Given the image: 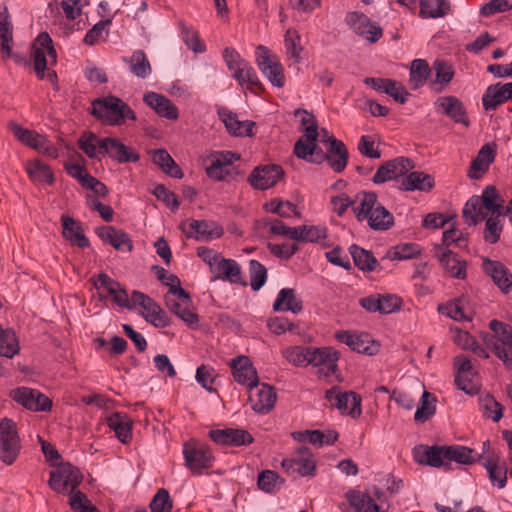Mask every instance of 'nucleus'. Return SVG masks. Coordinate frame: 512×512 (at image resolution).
Here are the masks:
<instances>
[{"mask_svg":"<svg viewBox=\"0 0 512 512\" xmlns=\"http://www.w3.org/2000/svg\"><path fill=\"white\" fill-rule=\"evenodd\" d=\"M256 62L260 71L267 77L273 86L279 88L284 86V69L275 57H271L270 51L267 47L263 45H259L257 47Z\"/></svg>","mask_w":512,"mask_h":512,"instance_id":"7","label":"nucleus"},{"mask_svg":"<svg viewBox=\"0 0 512 512\" xmlns=\"http://www.w3.org/2000/svg\"><path fill=\"white\" fill-rule=\"evenodd\" d=\"M251 408L257 413H267L275 405L276 392L274 388L268 384H255L249 388L248 398Z\"/></svg>","mask_w":512,"mask_h":512,"instance_id":"16","label":"nucleus"},{"mask_svg":"<svg viewBox=\"0 0 512 512\" xmlns=\"http://www.w3.org/2000/svg\"><path fill=\"white\" fill-rule=\"evenodd\" d=\"M185 464L194 475L212 467L214 457L208 446L201 443H186L183 449Z\"/></svg>","mask_w":512,"mask_h":512,"instance_id":"5","label":"nucleus"},{"mask_svg":"<svg viewBox=\"0 0 512 512\" xmlns=\"http://www.w3.org/2000/svg\"><path fill=\"white\" fill-rule=\"evenodd\" d=\"M419 6L422 18H441L450 11L449 0H420Z\"/></svg>","mask_w":512,"mask_h":512,"instance_id":"38","label":"nucleus"},{"mask_svg":"<svg viewBox=\"0 0 512 512\" xmlns=\"http://www.w3.org/2000/svg\"><path fill=\"white\" fill-rule=\"evenodd\" d=\"M80 469L69 462L61 463L50 472L49 486L58 493L73 492L82 482Z\"/></svg>","mask_w":512,"mask_h":512,"instance_id":"4","label":"nucleus"},{"mask_svg":"<svg viewBox=\"0 0 512 512\" xmlns=\"http://www.w3.org/2000/svg\"><path fill=\"white\" fill-rule=\"evenodd\" d=\"M91 113L109 125H121L126 119L136 120V114L130 106L112 95L93 101Z\"/></svg>","mask_w":512,"mask_h":512,"instance_id":"2","label":"nucleus"},{"mask_svg":"<svg viewBox=\"0 0 512 512\" xmlns=\"http://www.w3.org/2000/svg\"><path fill=\"white\" fill-rule=\"evenodd\" d=\"M171 296H165V303L169 310L184 321L187 325H196L199 321L198 315L193 312L190 307L191 304L184 305L183 300L170 299Z\"/></svg>","mask_w":512,"mask_h":512,"instance_id":"39","label":"nucleus"},{"mask_svg":"<svg viewBox=\"0 0 512 512\" xmlns=\"http://www.w3.org/2000/svg\"><path fill=\"white\" fill-rule=\"evenodd\" d=\"M494 150L489 144H485L479 150L476 158L471 162L468 176L471 179H479L489 169L490 164L494 161Z\"/></svg>","mask_w":512,"mask_h":512,"instance_id":"33","label":"nucleus"},{"mask_svg":"<svg viewBox=\"0 0 512 512\" xmlns=\"http://www.w3.org/2000/svg\"><path fill=\"white\" fill-rule=\"evenodd\" d=\"M487 214V212H484L481 199L477 195L469 198L462 211L463 218L469 226H475L477 223L485 220Z\"/></svg>","mask_w":512,"mask_h":512,"instance_id":"42","label":"nucleus"},{"mask_svg":"<svg viewBox=\"0 0 512 512\" xmlns=\"http://www.w3.org/2000/svg\"><path fill=\"white\" fill-rule=\"evenodd\" d=\"M348 501L356 512H379L380 510L374 498L367 493L351 492L348 494Z\"/></svg>","mask_w":512,"mask_h":512,"instance_id":"50","label":"nucleus"},{"mask_svg":"<svg viewBox=\"0 0 512 512\" xmlns=\"http://www.w3.org/2000/svg\"><path fill=\"white\" fill-rule=\"evenodd\" d=\"M432 69L435 72V78L430 82V86L433 91L440 93L453 79L454 69L448 62L441 59L434 61Z\"/></svg>","mask_w":512,"mask_h":512,"instance_id":"35","label":"nucleus"},{"mask_svg":"<svg viewBox=\"0 0 512 512\" xmlns=\"http://www.w3.org/2000/svg\"><path fill=\"white\" fill-rule=\"evenodd\" d=\"M12 134L24 145L31 147L39 152L45 153L53 158L57 157L56 148L44 136L35 131L22 127L20 124L11 121L8 124Z\"/></svg>","mask_w":512,"mask_h":512,"instance_id":"6","label":"nucleus"},{"mask_svg":"<svg viewBox=\"0 0 512 512\" xmlns=\"http://www.w3.org/2000/svg\"><path fill=\"white\" fill-rule=\"evenodd\" d=\"M26 171L33 181L48 184H52L54 181L50 168L39 159L30 162L26 167Z\"/></svg>","mask_w":512,"mask_h":512,"instance_id":"54","label":"nucleus"},{"mask_svg":"<svg viewBox=\"0 0 512 512\" xmlns=\"http://www.w3.org/2000/svg\"><path fill=\"white\" fill-rule=\"evenodd\" d=\"M101 140L102 138H99L96 134L85 132L80 136L78 146L89 158H95L97 154H100Z\"/></svg>","mask_w":512,"mask_h":512,"instance_id":"57","label":"nucleus"},{"mask_svg":"<svg viewBox=\"0 0 512 512\" xmlns=\"http://www.w3.org/2000/svg\"><path fill=\"white\" fill-rule=\"evenodd\" d=\"M441 266L453 278H466V261L461 260L458 255L449 249L438 248L436 251Z\"/></svg>","mask_w":512,"mask_h":512,"instance_id":"25","label":"nucleus"},{"mask_svg":"<svg viewBox=\"0 0 512 512\" xmlns=\"http://www.w3.org/2000/svg\"><path fill=\"white\" fill-rule=\"evenodd\" d=\"M188 238L200 239H217L223 234L221 226L213 221L191 220L189 222V230L185 232Z\"/></svg>","mask_w":512,"mask_h":512,"instance_id":"27","label":"nucleus"},{"mask_svg":"<svg viewBox=\"0 0 512 512\" xmlns=\"http://www.w3.org/2000/svg\"><path fill=\"white\" fill-rule=\"evenodd\" d=\"M446 450V461L449 465L452 461L462 465H471L481 460V454L466 446L451 445L447 446Z\"/></svg>","mask_w":512,"mask_h":512,"instance_id":"36","label":"nucleus"},{"mask_svg":"<svg viewBox=\"0 0 512 512\" xmlns=\"http://www.w3.org/2000/svg\"><path fill=\"white\" fill-rule=\"evenodd\" d=\"M149 506L151 512H171L173 503L169 492L164 488H160L154 495Z\"/></svg>","mask_w":512,"mask_h":512,"instance_id":"63","label":"nucleus"},{"mask_svg":"<svg viewBox=\"0 0 512 512\" xmlns=\"http://www.w3.org/2000/svg\"><path fill=\"white\" fill-rule=\"evenodd\" d=\"M206 174L215 181H224L233 178L238 173L234 168L222 166L219 160H210V164L206 167Z\"/></svg>","mask_w":512,"mask_h":512,"instance_id":"60","label":"nucleus"},{"mask_svg":"<svg viewBox=\"0 0 512 512\" xmlns=\"http://www.w3.org/2000/svg\"><path fill=\"white\" fill-rule=\"evenodd\" d=\"M123 60L129 64L131 73L136 77L145 79L151 74V65L143 50H136L131 57Z\"/></svg>","mask_w":512,"mask_h":512,"instance_id":"43","label":"nucleus"},{"mask_svg":"<svg viewBox=\"0 0 512 512\" xmlns=\"http://www.w3.org/2000/svg\"><path fill=\"white\" fill-rule=\"evenodd\" d=\"M20 350L19 342L14 330L5 329L0 335V355L13 358Z\"/></svg>","mask_w":512,"mask_h":512,"instance_id":"53","label":"nucleus"},{"mask_svg":"<svg viewBox=\"0 0 512 512\" xmlns=\"http://www.w3.org/2000/svg\"><path fill=\"white\" fill-rule=\"evenodd\" d=\"M143 101L147 106L152 108L160 117H164L168 120L178 119L177 107L166 96L151 91L144 94Z\"/></svg>","mask_w":512,"mask_h":512,"instance_id":"23","label":"nucleus"},{"mask_svg":"<svg viewBox=\"0 0 512 512\" xmlns=\"http://www.w3.org/2000/svg\"><path fill=\"white\" fill-rule=\"evenodd\" d=\"M108 426L115 432L116 437L124 444L132 438V422L121 412H115L107 418Z\"/></svg>","mask_w":512,"mask_h":512,"instance_id":"34","label":"nucleus"},{"mask_svg":"<svg viewBox=\"0 0 512 512\" xmlns=\"http://www.w3.org/2000/svg\"><path fill=\"white\" fill-rule=\"evenodd\" d=\"M414 162L406 157H397L381 164L372 181L374 184H383L388 181L402 179L410 170L414 168Z\"/></svg>","mask_w":512,"mask_h":512,"instance_id":"8","label":"nucleus"},{"mask_svg":"<svg viewBox=\"0 0 512 512\" xmlns=\"http://www.w3.org/2000/svg\"><path fill=\"white\" fill-rule=\"evenodd\" d=\"M32 59L34 65V71L39 79L45 78V71L47 70L48 59L46 57L45 51L41 48L40 45H37V39L32 45Z\"/></svg>","mask_w":512,"mask_h":512,"instance_id":"62","label":"nucleus"},{"mask_svg":"<svg viewBox=\"0 0 512 512\" xmlns=\"http://www.w3.org/2000/svg\"><path fill=\"white\" fill-rule=\"evenodd\" d=\"M431 68L429 64L424 59H415L412 61L410 66V74H409V83L411 88L416 90L427 82L430 74Z\"/></svg>","mask_w":512,"mask_h":512,"instance_id":"41","label":"nucleus"},{"mask_svg":"<svg viewBox=\"0 0 512 512\" xmlns=\"http://www.w3.org/2000/svg\"><path fill=\"white\" fill-rule=\"evenodd\" d=\"M284 484V480L272 470H264L258 475V488L266 493H272Z\"/></svg>","mask_w":512,"mask_h":512,"instance_id":"56","label":"nucleus"},{"mask_svg":"<svg viewBox=\"0 0 512 512\" xmlns=\"http://www.w3.org/2000/svg\"><path fill=\"white\" fill-rule=\"evenodd\" d=\"M349 252L358 269L364 272H371L376 269L378 261L370 251L365 250L356 244H352L349 247Z\"/></svg>","mask_w":512,"mask_h":512,"instance_id":"44","label":"nucleus"},{"mask_svg":"<svg viewBox=\"0 0 512 512\" xmlns=\"http://www.w3.org/2000/svg\"><path fill=\"white\" fill-rule=\"evenodd\" d=\"M210 271L214 274V280L222 279L233 284L247 285V283L242 280L241 267L234 259L220 257Z\"/></svg>","mask_w":512,"mask_h":512,"instance_id":"19","label":"nucleus"},{"mask_svg":"<svg viewBox=\"0 0 512 512\" xmlns=\"http://www.w3.org/2000/svg\"><path fill=\"white\" fill-rule=\"evenodd\" d=\"M284 175L281 166L272 164L256 167L250 174L248 181L252 187L266 190L273 187Z\"/></svg>","mask_w":512,"mask_h":512,"instance_id":"15","label":"nucleus"},{"mask_svg":"<svg viewBox=\"0 0 512 512\" xmlns=\"http://www.w3.org/2000/svg\"><path fill=\"white\" fill-rule=\"evenodd\" d=\"M152 161L154 164L158 165L162 171L169 176L181 179L183 177V173L180 167L176 164L170 154L164 149H156L152 153Z\"/></svg>","mask_w":512,"mask_h":512,"instance_id":"37","label":"nucleus"},{"mask_svg":"<svg viewBox=\"0 0 512 512\" xmlns=\"http://www.w3.org/2000/svg\"><path fill=\"white\" fill-rule=\"evenodd\" d=\"M218 115L230 134L241 137L253 135V121H240L235 113L225 107L218 109Z\"/></svg>","mask_w":512,"mask_h":512,"instance_id":"24","label":"nucleus"},{"mask_svg":"<svg viewBox=\"0 0 512 512\" xmlns=\"http://www.w3.org/2000/svg\"><path fill=\"white\" fill-rule=\"evenodd\" d=\"M481 267L483 272L493 280L501 292L507 294L511 291L512 273L502 262L483 257Z\"/></svg>","mask_w":512,"mask_h":512,"instance_id":"13","label":"nucleus"},{"mask_svg":"<svg viewBox=\"0 0 512 512\" xmlns=\"http://www.w3.org/2000/svg\"><path fill=\"white\" fill-rule=\"evenodd\" d=\"M326 237V229L321 226L301 225L292 227L291 238L295 241L317 242Z\"/></svg>","mask_w":512,"mask_h":512,"instance_id":"47","label":"nucleus"},{"mask_svg":"<svg viewBox=\"0 0 512 512\" xmlns=\"http://www.w3.org/2000/svg\"><path fill=\"white\" fill-rule=\"evenodd\" d=\"M232 72L233 78H235L241 86L248 84L251 90L252 88H263L256 71L248 62L240 64V67L236 68Z\"/></svg>","mask_w":512,"mask_h":512,"instance_id":"49","label":"nucleus"},{"mask_svg":"<svg viewBox=\"0 0 512 512\" xmlns=\"http://www.w3.org/2000/svg\"><path fill=\"white\" fill-rule=\"evenodd\" d=\"M506 213L497 212L487 216L485 229L483 232V238L485 242L489 244H495L500 240V236L503 230L502 217H505Z\"/></svg>","mask_w":512,"mask_h":512,"instance_id":"46","label":"nucleus"},{"mask_svg":"<svg viewBox=\"0 0 512 512\" xmlns=\"http://www.w3.org/2000/svg\"><path fill=\"white\" fill-rule=\"evenodd\" d=\"M359 204L353 208L358 221L367 220L369 227L376 231H386L394 225V216L377 200L375 192L357 194Z\"/></svg>","mask_w":512,"mask_h":512,"instance_id":"1","label":"nucleus"},{"mask_svg":"<svg viewBox=\"0 0 512 512\" xmlns=\"http://www.w3.org/2000/svg\"><path fill=\"white\" fill-rule=\"evenodd\" d=\"M294 453L295 460L297 462V475L302 477L314 476L316 463L313 459L311 450L306 446H302L299 447Z\"/></svg>","mask_w":512,"mask_h":512,"instance_id":"45","label":"nucleus"},{"mask_svg":"<svg viewBox=\"0 0 512 512\" xmlns=\"http://www.w3.org/2000/svg\"><path fill=\"white\" fill-rule=\"evenodd\" d=\"M310 364L316 367H322L320 371H325L326 376L335 374L337 371V361L339 352L331 347L316 348L311 347Z\"/></svg>","mask_w":512,"mask_h":512,"instance_id":"20","label":"nucleus"},{"mask_svg":"<svg viewBox=\"0 0 512 512\" xmlns=\"http://www.w3.org/2000/svg\"><path fill=\"white\" fill-rule=\"evenodd\" d=\"M488 476L492 484H497L499 488H504L507 482V466L504 461L501 463L495 461L492 457H488L483 462Z\"/></svg>","mask_w":512,"mask_h":512,"instance_id":"48","label":"nucleus"},{"mask_svg":"<svg viewBox=\"0 0 512 512\" xmlns=\"http://www.w3.org/2000/svg\"><path fill=\"white\" fill-rule=\"evenodd\" d=\"M209 436L215 443L226 446L239 447L253 442L251 434L244 429H215L209 432Z\"/></svg>","mask_w":512,"mask_h":512,"instance_id":"18","label":"nucleus"},{"mask_svg":"<svg viewBox=\"0 0 512 512\" xmlns=\"http://www.w3.org/2000/svg\"><path fill=\"white\" fill-rule=\"evenodd\" d=\"M353 351L366 355H375L379 350V344L372 340L368 334H356L351 346Z\"/></svg>","mask_w":512,"mask_h":512,"instance_id":"58","label":"nucleus"},{"mask_svg":"<svg viewBox=\"0 0 512 512\" xmlns=\"http://www.w3.org/2000/svg\"><path fill=\"white\" fill-rule=\"evenodd\" d=\"M303 309V302L297 298L295 290L292 288H283L278 294L273 304L274 311H290L298 314Z\"/></svg>","mask_w":512,"mask_h":512,"instance_id":"32","label":"nucleus"},{"mask_svg":"<svg viewBox=\"0 0 512 512\" xmlns=\"http://www.w3.org/2000/svg\"><path fill=\"white\" fill-rule=\"evenodd\" d=\"M345 21L357 35L367 39L370 43L377 42L383 35L382 28L363 13L349 12Z\"/></svg>","mask_w":512,"mask_h":512,"instance_id":"9","label":"nucleus"},{"mask_svg":"<svg viewBox=\"0 0 512 512\" xmlns=\"http://www.w3.org/2000/svg\"><path fill=\"white\" fill-rule=\"evenodd\" d=\"M446 449V445H418L413 448V457L415 462L418 464L435 468L444 467L445 469H449L450 465L446 461Z\"/></svg>","mask_w":512,"mask_h":512,"instance_id":"12","label":"nucleus"},{"mask_svg":"<svg viewBox=\"0 0 512 512\" xmlns=\"http://www.w3.org/2000/svg\"><path fill=\"white\" fill-rule=\"evenodd\" d=\"M183 41L189 49L195 53H203L206 50L205 44L200 40L198 32L185 24L181 26Z\"/></svg>","mask_w":512,"mask_h":512,"instance_id":"61","label":"nucleus"},{"mask_svg":"<svg viewBox=\"0 0 512 512\" xmlns=\"http://www.w3.org/2000/svg\"><path fill=\"white\" fill-rule=\"evenodd\" d=\"M336 408L342 414L358 417L361 415V397L353 391L341 392Z\"/></svg>","mask_w":512,"mask_h":512,"instance_id":"40","label":"nucleus"},{"mask_svg":"<svg viewBox=\"0 0 512 512\" xmlns=\"http://www.w3.org/2000/svg\"><path fill=\"white\" fill-rule=\"evenodd\" d=\"M100 154L108 155L119 163L138 162L140 155L117 138L106 137L100 142Z\"/></svg>","mask_w":512,"mask_h":512,"instance_id":"14","label":"nucleus"},{"mask_svg":"<svg viewBox=\"0 0 512 512\" xmlns=\"http://www.w3.org/2000/svg\"><path fill=\"white\" fill-rule=\"evenodd\" d=\"M21 450L20 438L16 424L7 417L0 421V460L11 465L17 459Z\"/></svg>","mask_w":512,"mask_h":512,"instance_id":"3","label":"nucleus"},{"mask_svg":"<svg viewBox=\"0 0 512 512\" xmlns=\"http://www.w3.org/2000/svg\"><path fill=\"white\" fill-rule=\"evenodd\" d=\"M293 438L299 442H309L317 447L332 445L338 439V433L334 430H306L303 432H294Z\"/></svg>","mask_w":512,"mask_h":512,"instance_id":"31","label":"nucleus"},{"mask_svg":"<svg viewBox=\"0 0 512 512\" xmlns=\"http://www.w3.org/2000/svg\"><path fill=\"white\" fill-rule=\"evenodd\" d=\"M250 286L253 291L260 290L267 281V269L257 260L249 261Z\"/></svg>","mask_w":512,"mask_h":512,"instance_id":"55","label":"nucleus"},{"mask_svg":"<svg viewBox=\"0 0 512 512\" xmlns=\"http://www.w3.org/2000/svg\"><path fill=\"white\" fill-rule=\"evenodd\" d=\"M14 401L31 411H50L52 401L40 391L28 387H19L11 392Z\"/></svg>","mask_w":512,"mask_h":512,"instance_id":"11","label":"nucleus"},{"mask_svg":"<svg viewBox=\"0 0 512 512\" xmlns=\"http://www.w3.org/2000/svg\"><path fill=\"white\" fill-rule=\"evenodd\" d=\"M436 401V397L425 390L420 399L421 405L414 414L415 421L424 423L429 420L436 412Z\"/></svg>","mask_w":512,"mask_h":512,"instance_id":"52","label":"nucleus"},{"mask_svg":"<svg viewBox=\"0 0 512 512\" xmlns=\"http://www.w3.org/2000/svg\"><path fill=\"white\" fill-rule=\"evenodd\" d=\"M62 234L73 246L86 248L90 245L88 238L84 235L81 224L70 216L63 215Z\"/></svg>","mask_w":512,"mask_h":512,"instance_id":"29","label":"nucleus"},{"mask_svg":"<svg viewBox=\"0 0 512 512\" xmlns=\"http://www.w3.org/2000/svg\"><path fill=\"white\" fill-rule=\"evenodd\" d=\"M435 107L455 123L466 127L470 125L466 108L459 98L455 96H441L435 101Z\"/></svg>","mask_w":512,"mask_h":512,"instance_id":"17","label":"nucleus"},{"mask_svg":"<svg viewBox=\"0 0 512 512\" xmlns=\"http://www.w3.org/2000/svg\"><path fill=\"white\" fill-rule=\"evenodd\" d=\"M511 99L509 89L505 84L500 82L487 87L482 96L483 108L486 111L496 110L498 106Z\"/></svg>","mask_w":512,"mask_h":512,"instance_id":"28","label":"nucleus"},{"mask_svg":"<svg viewBox=\"0 0 512 512\" xmlns=\"http://www.w3.org/2000/svg\"><path fill=\"white\" fill-rule=\"evenodd\" d=\"M153 195L162 201L171 211L175 212L179 208V200L175 193L169 191L163 184H158L152 191Z\"/></svg>","mask_w":512,"mask_h":512,"instance_id":"64","label":"nucleus"},{"mask_svg":"<svg viewBox=\"0 0 512 512\" xmlns=\"http://www.w3.org/2000/svg\"><path fill=\"white\" fill-rule=\"evenodd\" d=\"M311 347L291 346L283 350V357L292 365L305 367L310 364Z\"/></svg>","mask_w":512,"mask_h":512,"instance_id":"51","label":"nucleus"},{"mask_svg":"<svg viewBox=\"0 0 512 512\" xmlns=\"http://www.w3.org/2000/svg\"><path fill=\"white\" fill-rule=\"evenodd\" d=\"M329 146L326 150L327 162L336 173H341L347 166L349 152L343 141L336 138H327Z\"/></svg>","mask_w":512,"mask_h":512,"instance_id":"26","label":"nucleus"},{"mask_svg":"<svg viewBox=\"0 0 512 512\" xmlns=\"http://www.w3.org/2000/svg\"><path fill=\"white\" fill-rule=\"evenodd\" d=\"M434 184L431 175L422 171H412L402 177L399 189L403 191H430Z\"/></svg>","mask_w":512,"mask_h":512,"instance_id":"30","label":"nucleus"},{"mask_svg":"<svg viewBox=\"0 0 512 512\" xmlns=\"http://www.w3.org/2000/svg\"><path fill=\"white\" fill-rule=\"evenodd\" d=\"M230 365L236 382L245 385L248 388L257 384V372L248 357L238 356L232 359Z\"/></svg>","mask_w":512,"mask_h":512,"instance_id":"22","label":"nucleus"},{"mask_svg":"<svg viewBox=\"0 0 512 512\" xmlns=\"http://www.w3.org/2000/svg\"><path fill=\"white\" fill-rule=\"evenodd\" d=\"M95 232L102 241L109 243L118 251L131 252L133 249L130 236L123 230L113 226H100L96 228Z\"/></svg>","mask_w":512,"mask_h":512,"instance_id":"21","label":"nucleus"},{"mask_svg":"<svg viewBox=\"0 0 512 512\" xmlns=\"http://www.w3.org/2000/svg\"><path fill=\"white\" fill-rule=\"evenodd\" d=\"M94 287L96 289L105 288L112 297L113 302L119 307L129 310L136 307V303H133V293L131 297H129L126 289L118 281L112 279L104 272L98 274L97 280L94 281Z\"/></svg>","mask_w":512,"mask_h":512,"instance_id":"10","label":"nucleus"},{"mask_svg":"<svg viewBox=\"0 0 512 512\" xmlns=\"http://www.w3.org/2000/svg\"><path fill=\"white\" fill-rule=\"evenodd\" d=\"M479 197L481 199L483 209L490 211L491 214L505 211V208L502 207L501 204L497 203L498 192L494 186L488 185L485 187L482 195Z\"/></svg>","mask_w":512,"mask_h":512,"instance_id":"59","label":"nucleus"}]
</instances>
